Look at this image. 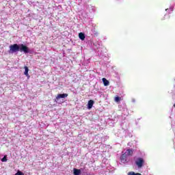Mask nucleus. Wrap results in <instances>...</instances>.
<instances>
[{"label":"nucleus","instance_id":"4","mask_svg":"<svg viewBox=\"0 0 175 175\" xmlns=\"http://www.w3.org/2000/svg\"><path fill=\"white\" fill-rule=\"evenodd\" d=\"M68 94H58L56 96V100H59V99H65V98H68Z\"/></svg>","mask_w":175,"mask_h":175},{"label":"nucleus","instance_id":"12","mask_svg":"<svg viewBox=\"0 0 175 175\" xmlns=\"http://www.w3.org/2000/svg\"><path fill=\"white\" fill-rule=\"evenodd\" d=\"M120 100H121V98L120 97H119V96L115 97V102L118 103V102H120Z\"/></svg>","mask_w":175,"mask_h":175},{"label":"nucleus","instance_id":"10","mask_svg":"<svg viewBox=\"0 0 175 175\" xmlns=\"http://www.w3.org/2000/svg\"><path fill=\"white\" fill-rule=\"evenodd\" d=\"M103 83L105 85V87H107V85H109V82L108 80L106 79V78H103Z\"/></svg>","mask_w":175,"mask_h":175},{"label":"nucleus","instance_id":"9","mask_svg":"<svg viewBox=\"0 0 175 175\" xmlns=\"http://www.w3.org/2000/svg\"><path fill=\"white\" fill-rule=\"evenodd\" d=\"M79 38L81 40H84V39H85V35H84V33L81 32L79 33Z\"/></svg>","mask_w":175,"mask_h":175},{"label":"nucleus","instance_id":"6","mask_svg":"<svg viewBox=\"0 0 175 175\" xmlns=\"http://www.w3.org/2000/svg\"><path fill=\"white\" fill-rule=\"evenodd\" d=\"M73 174L74 175H81V170H79L77 168L73 169Z\"/></svg>","mask_w":175,"mask_h":175},{"label":"nucleus","instance_id":"2","mask_svg":"<svg viewBox=\"0 0 175 175\" xmlns=\"http://www.w3.org/2000/svg\"><path fill=\"white\" fill-rule=\"evenodd\" d=\"M135 165L137 166L138 169H142L144 166V159L142 157H139L135 161Z\"/></svg>","mask_w":175,"mask_h":175},{"label":"nucleus","instance_id":"3","mask_svg":"<svg viewBox=\"0 0 175 175\" xmlns=\"http://www.w3.org/2000/svg\"><path fill=\"white\" fill-rule=\"evenodd\" d=\"M19 51H21V53H23V51L25 54H28V53H29V49L27 46L21 44V45H19Z\"/></svg>","mask_w":175,"mask_h":175},{"label":"nucleus","instance_id":"16","mask_svg":"<svg viewBox=\"0 0 175 175\" xmlns=\"http://www.w3.org/2000/svg\"><path fill=\"white\" fill-rule=\"evenodd\" d=\"M136 173L135 172H129L127 174L128 175H135Z\"/></svg>","mask_w":175,"mask_h":175},{"label":"nucleus","instance_id":"5","mask_svg":"<svg viewBox=\"0 0 175 175\" xmlns=\"http://www.w3.org/2000/svg\"><path fill=\"white\" fill-rule=\"evenodd\" d=\"M126 152H124L122 154L120 157V161L121 162H126Z\"/></svg>","mask_w":175,"mask_h":175},{"label":"nucleus","instance_id":"15","mask_svg":"<svg viewBox=\"0 0 175 175\" xmlns=\"http://www.w3.org/2000/svg\"><path fill=\"white\" fill-rule=\"evenodd\" d=\"M173 7H171V8H167L165 10H166V12H168V10H170V12H173Z\"/></svg>","mask_w":175,"mask_h":175},{"label":"nucleus","instance_id":"7","mask_svg":"<svg viewBox=\"0 0 175 175\" xmlns=\"http://www.w3.org/2000/svg\"><path fill=\"white\" fill-rule=\"evenodd\" d=\"M94 100H90L88 103V109H92V106H94Z\"/></svg>","mask_w":175,"mask_h":175},{"label":"nucleus","instance_id":"8","mask_svg":"<svg viewBox=\"0 0 175 175\" xmlns=\"http://www.w3.org/2000/svg\"><path fill=\"white\" fill-rule=\"evenodd\" d=\"M126 155H128L129 157H132V155H133V150L128 149L126 152Z\"/></svg>","mask_w":175,"mask_h":175},{"label":"nucleus","instance_id":"17","mask_svg":"<svg viewBox=\"0 0 175 175\" xmlns=\"http://www.w3.org/2000/svg\"><path fill=\"white\" fill-rule=\"evenodd\" d=\"M135 175H142V174H140V173L137 172V173H135Z\"/></svg>","mask_w":175,"mask_h":175},{"label":"nucleus","instance_id":"14","mask_svg":"<svg viewBox=\"0 0 175 175\" xmlns=\"http://www.w3.org/2000/svg\"><path fill=\"white\" fill-rule=\"evenodd\" d=\"M8 161V159H6V156H4L3 159H1L2 162H6Z\"/></svg>","mask_w":175,"mask_h":175},{"label":"nucleus","instance_id":"13","mask_svg":"<svg viewBox=\"0 0 175 175\" xmlns=\"http://www.w3.org/2000/svg\"><path fill=\"white\" fill-rule=\"evenodd\" d=\"M15 175H24V173L21 171H18Z\"/></svg>","mask_w":175,"mask_h":175},{"label":"nucleus","instance_id":"11","mask_svg":"<svg viewBox=\"0 0 175 175\" xmlns=\"http://www.w3.org/2000/svg\"><path fill=\"white\" fill-rule=\"evenodd\" d=\"M24 69H25L24 75H25V76H29L28 72H29V69L28 68V66H25Z\"/></svg>","mask_w":175,"mask_h":175},{"label":"nucleus","instance_id":"1","mask_svg":"<svg viewBox=\"0 0 175 175\" xmlns=\"http://www.w3.org/2000/svg\"><path fill=\"white\" fill-rule=\"evenodd\" d=\"M20 51V45L18 44H14L10 46L9 53L13 54V53H17Z\"/></svg>","mask_w":175,"mask_h":175}]
</instances>
